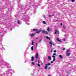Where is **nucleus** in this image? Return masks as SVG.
I'll use <instances>...</instances> for the list:
<instances>
[{
  "mask_svg": "<svg viewBox=\"0 0 76 76\" xmlns=\"http://www.w3.org/2000/svg\"><path fill=\"white\" fill-rule=\"evenodd\" d=\"M63 50H65V48H63Z\"/></svg>",
  "mask_w": 76,
  "mask_h": 76,
  "instance_id": "79ce46f5",
  "label": "nucleus"
},
{
  "mask_svg": "<svg viewBox=\"0 0 76 76\" xmlns=\"http://www.w3.org/2000/svg\"><path fill=\"white\" fill-rule=\"evenodd\" d=\"M63 27L64 28V29H66V28L64 26H63Z\"/></svg>",
  "mask_w": 76,
  "mask_h": 76,
  "instance_id": "72a5a7b5",
  "label": "nucleus"
},
{
  "mask_svg": "<svg viewBox=\"0 0 76 76\" xmlns=\"http://www.w3.org/2000/svg\"><path fill=\"white\" fill-rule=\"evenodd\" d=\"M7 13H8V12H7Z\"/></svg>",
  "mask_w": 76,
  "mask_h": 76,
  "instance_id": "69168bd1",
  "label": "nucleus"
},
{
  "mask_svg": "<svg viewBox=\"0 0 76 76\" xmlns=\"http://www.w3.org/2000/svg\"><path fill=\"white\" fill-rule=\"evenodd\" d=\"M44 24H45V25H46V24H47V23H46V22H45V21H43L42 22Z\"/></svg>",
  "mask_w": 76,
  "mask_h": 76,
  "instance_id": "412c9836",
  "label": "nucleus"
},
{
  "mask_svg": "<svg viewBox=\"0 0 76 76\" xmlns=\"http://www.w3.org/2000/svg\"><path fill=\"white\" fill-rule=\"evenodd\" d=\"M35 35V34H32L30 35L31 37H34Z\"/></svg>",
  "mask_w": 76,
  "mask_h": 76,
  "instance_id": "9d476101",
  "label": "nucleus"
},
{
  "mask_svg": "<svg viewBox=\"0 0 76 76\" xmlns=\"http://www.w3.org/2000/svg\"><path fill=\"white\" fill-rule=\"evenodd\" d=\"M53 45H54V44H53Z\"/></svg>",
  "mask_w": 76,
  "mask_h": 76,
  "instance_id": "4d7b16f0",
  "label": "nucleus"
},
{
  "mask_svg": "<svg viewBox=\"0 0 76 76\" xmlns=\"http://www.w3.org/2000/svg\"><path fill=\"white\" fill-rule=\"evenodd\" d=\"M43 18H45V15H43Z\"/></svg>",
  "mask_w": 76,
  "mask_h": 76,
  "instance_id": "c9c22d12",
  "label": "nucleus"
},
{
  "mask_svg": "<svg viewBox=\"0 0 76 76\" xmlns=\"http://www.w3.org/2000/svg\"><path fill=\"white\" fill-rule=\"evenodd\" d=\"M31 7H32V6L30 7L28 5H25V7H23L22 8H19L18 9V12H24L25 11L29 10H30Z\"/></svg>",
  "mask_w": 76,
  "mask_h": 76,
  "instance_id": "f03ea898",
  "label": "nucleus"
},
{
  "mask_svg": "<svg viewBox=\"0 0 76 76\" xmlns=\"http://www.w3.org/2000/svg\"><path fill=\"white\" fill-rule=\"evenodd\" d=\"M12 8H9L8 9V10L9 11H10L11 10H12Z\"/></svg>",
  "mask_w": 76,
  "mask_h": 76,
  "instance_id": "a878e982",
  "label": "nucleus"
},
{
  "mask_svg": "<svg viewBox=\"0 0 76 76\" xmlns=\"http://www.w3.org/2000/svg\"><path fill=\"white\" fill-rule=\"evenodd\" d=\"M57 40L58 41V42H62L60 40V39H59V38H57Z\"/></svg>",
  "mask_w": 76,
  "mask_h": 76,
  "instance_id": "ddd939ff",
  "label": "nucleus"
},
{
  "mask_svg": "<svg viewBox=\"0 0 76 76\" xmlns=\"http://www.w3.org/2000/svg\"><path fill=\"white\" fill-rule=\"evenodd\" d=\"M47 30L48 32H50V28L48 27Z\"/></svg>",
  "mask_w": 76,
  "mask_h": 76,
  "instance_id": "aec40b11",
  "label": "nucleus"
},
{
  "mask_svg": "<svg viewBox=\"0 0 76 76\" xmlns=\"http://www.w3.org/2000/svg\"><path fill=\"white\" fill-rule=\"evenodd\" d=\"M64 41H65L66 40L64 39Z\"/></svg>",
  "mask_w": 76,
  "mask_h": 76,
  "instance_id": "09e8293b",
  "label": "nucleus"
},
{
  "mask_svg": "<svg viewBox=\"0 0 76 76\" xmlns=\"http://www.w3.org/2000/svg\"><path fill=\"white\" fill-rule=\"evenodd\" d=\"M2 76H4V75H2Z\"/></svg>",
  "mask_w": 76,
  "mask_h": 76,
  "instance_id": "6e6d98bb",
  "label": "nucleus"
},
{
  "mask_svg": "<svg viewBox=\"0 0 76 76\" xmlns=\"http://www.w3.org/2000/svg\"><path fill=\"white\" fill-rule=\"evenodd\" d=\"M31 14H29V15H24L22 18L21 20H25L26 22V23L27 25H29V19H30L29 16H31Z\"/></svg>",
  "mask_w": 76,
  "mask_h": 76,
  "instance_id": "f257e3e1",
  "label": "nucleus"
},
{
  "mask_svg": "<svg viewBox=\"0 0 76 76\" xmlns=\"http://www.w3.org/2000/svg\"><path fill=\"white\" fill-rule=\"evenodd\" d=\"M6 65L7 67V68H10V64H6Z\"/></svg>",
  "mask_w": 76,
  "mask_h": 76,
  "instance_id": "1a4fd4ad",
  "label": "nucleus"
},
{
  "mask_svg": "<svg viewBox=\"0 0 76 76\" xmlns=\"http://www.w3.org/2000/svg\"><path fill=\"white\" fill-rule=\"evenodd\" d=\"M54 16V14H53V15H50L49 16V17H51L52 16Z\"/></svg>",
  "mask_w": 76,
  "mask_h": 76,
  "instance_id": "5701e85b",
  "label": "nucleus"
},
{
  "mask_svg": "<svg viewBox=\"0 0 76 76\" xmlns=\"http://www.w3.org/2000/svg\"><path fill=\"white\" fill-rule=\"evenodd\" d=\"M17 23L18 24V25H20V24H21V21L19 20H18Z\"/></svg>",
  "mask_w": 76,
  "mask_h": 76,
  "instance_id": "f8f14e48",
  "label": "nucleus"
},
{
  "mask_svg": "<svg viewBox=\"0 0 76 76\" xmlns=\"http://www.w3.org/2000/svg\"><path fill=\"white\" fill-rule=\"evenodd\" d=\"M53 52H54V53H56V50H54V51H53Z\"/></svg>",
  "mask_w": 76,
  "mask_h": 76,
  "instance_id": "4c0bfd02",
  "label": "nucleus"
},
{
  "mask_svg": "<svg viewBox=\"0 0 76 76\" xmlns=\"http://www.w3.org/2000/svg\"><path fill=\"white\" fill-rule=\"evenodd\" d=\"M51 69V68L50 67H49L48 68V70H50V69Z\"/></svg>",
  "mask_w": 76,
  "mask_h": 76,
  "instance_id": "a19ab883",
  "label": "nucleus"
},
{
  "mask_svg": "<svg viewBox=\"0 0 76 76\" xmlns=\"http://www.w3.org/2000/svg\"><path fill=\"white\" fill-rule=\"evenodd\" d=\"M31 50L32 51H33V50H34V47L33 46L31 47Z\"/></svg>",
  "mask_w": 76,
  "mask_h": 76,
  "instance_id": "393cba45",
  "label": "nucleus"
},
{
  "mask_svg": "<svg viewBox=\"0 0 76 76\" xmlns=\"http://www.w3.org/2000/svg\"><path fill=\"white\" fill-rule=\"evenodd\" d=\"M49 44H50V45H52V42L51 41H50L49 42Z\"/></svg>",
  "mask_w": 76,
  "mask_h": 76,
  "instance_id": "c756f323",
  "label": "nucleus"
},
{
  "mask_svg": "<svg viewBox=\"0 0 76 76\" xmlns=\"http://www.w3.org/2000/svg\"><path fill=\"white\" fill-rule=\"evenodd\" d=\"M57 33L58 34V35H59V31L58 30H55V34H57Z\"/></svg>",
  "mask_w": 76,
  "mask_h": 76,
  "instance_id": "6e6552de",
  "label": "nucleus"
},
{
  "mask_svg": "<svg viewBox=\"0 0 76 76\" xmlns=\"http://www.w3.org/2000/svg\"><path fill=\"white\" fill-rule=\"evenodd\" d=\"M55 60H56V58H53V61H55Z\"/></svg>",
  "mask_w": 76,
  "mask_h": 76,
  "instance_id": "f704fd0d",
  "label": "nucleus"
},
{
  "mask_svg": "<svg viewBox=\"0 0 76 76\" xmlns=\"http://www.w3.org/2000/svg\"><path fill=\"white\" fill-rule=\"evenodd\" d=\"M12 70V69H9L6 72V73H5V75H8L9 73V72H11Z\"/></svg>",
  "mask_w": 76,
  "mask_h": 76,
  "instance_id": "423d86ee",
  "label": "nucleus"
},
{
  "mask_svg": "<svg viewBox=\"0 0 76 76\" xmlns=\"http://www.w3.org/2000/svg\"><path fill=\"white\" fill-rule=\"evenodd\" d=\"M75 1V0H72V2H74Z\"/></svg>",
  "mask_w": 76,
  "mask_h": 76,
  "instance_id": "e433bc0d",
  "label": "nucleus"
},
{
  "mask_svg": "<svg viewBox=\"0 0 76 76\" xmlns=\"http://www.w3.org/2000/svg\"><path fill=\"white\" fill-rule=\"evenodd\" d=\"M37 65L39 67H41V65H40V64H38Z\"/></svg>",
  "mask_w": 76,
  "mask_h": 76,
  "instance_id": "bb28decb",
  "label": "nucleus"
},
{
  "mask_svg": "<svg viewBox=\"0 0 76 76\" xmlns=\"http://www.w3.org/2000/svg\"><path fill=\"white\" fill-rule=\"evenodd\" d=\"M48 58L49 60H51V56H48Z\"/></svg>",
  "mask_w": 76,
  "mask_h": 76,
  "instance_id": "f3484780",
  "label": "nucleus"
},
{
  "mask_svg": "<svg viewBox=\"0 0 76 76\" xmlns=\"http://www.w3.org/2000/svg\"><path fill=\"white\" fill-rule=\"evenodd\" d=\"M1 37H3V35L4 34V31L3 30L2 32H1Z\"/></svg>",
  "mask_w": 76,
  "mask_h": 76,
  "instance_id": "0eeeda50",
  "label": "nucleus"
},
{
  "mask_svg": "<svg viewBox=\"0 0 76 76\" xmlns=\"http://www.w3.org/2000/svg\"><path fill=\"white\" fill-rule=\"evenodd\" d=\"M2 41V39H1V41Z\"/></svg>",
  "mask_w": 76,
  "mask_h": 76,
  "instance_id": "5fc2aeb1",
  "label": "nucleus"
},
{
  "mask_svg": "<svg viewBox=\"0 0 76 76\" xmlns=\"http://www.w3.org/2000/svg\"><path fill=\"white\" fill-rule=\"evenodd\" d=\"M32 64H33V65L34 66H35V63H34V62H32L31 63Z\"/></svg>",
  "mask_w": 76,
  "mask_h": 76,
  "instance_id": "c85d7f7f",
  "label": "nucleus"
},
{
  "mask_svg": "<svg viewBox=\"0 0 76 76\" xmlns=\"http://www.w3.org/2000/svg\"><path fill=\"white\" fill-rule=\"evenodd\" d=\"M59 57L60 58H63V56L61 55H59Z\"/></svg>",
  "mask_w": 76,
  "mask_h": 76,
  "instance_id": "2eb2a0df",
  "label": "nucleus"
},
{
  "mask_svg": "<svg viewBox=\"0 0 76 76\" xmlns=\"http://www.w3.org/2000/svg\"><path fill=\"white\" fill-rule=\"evenodd\" d=\"M70 53H68L66 54V55L67 56H70Z\"/></svg>",
  "mask_w": 76,
  "mask_h": 76,
  "instance_id": "6ab92c4d",
  "label": "nucleus"
},
{
  "mask_svg": "<svg viewBox=\"0 0 76 76\" xmlns=\"http://www.w3.org/2000/svg\"><path fill=\"white\" fill-rule=\"evenodd\" d=\"M52 57H53V58H56V56H55L54 55H53L52 56Z\"/></svg>",
  "mask_w": 76,
  "mask_h": 76,
  "instance_id": "2f4dec72",
  "label": "nucleus"
},
{
  "mask_svg": "<svg viewBox=\"0 0 76 76\" xmlns=\"http://www.w3.org/2000/svg\"><path fill=\"white\" fill-rule=\"evenodd\" d=\"M33 31H38V30L37 29H33Z\"/></svg>",
  "mask_w": 76,
  "mask_h": 76,
  "instance_id": "b1692460",
  "label": "nucleus"
},
{
  "mask_svg": "<svg viewBox=\"0 0 76 76\" xmlns=\"http://www.w3.org/2000/svg\"><path fill=\"white\" fill-rule=\"evenodd\" d=\"M60 25H63V24H62V23H61Z\"/></svg>",
  "mask_w": 76,
  "mask_h": 76,
  "instance_id": "c03bdc74",
  "label": "nucleus"
},
{
  "mask_svg": "<svg viewBox=\"0 0 76 76\" xmlns=\"http://www.w3.org/2000/svg\"><path fill=\"white\" fill-rule=\"evenodd\" d=\"M69 51H70V50L69 49H68L66 51V53H68Z\"/></svg>",
  "mask_w": 76,
  "mask_h": 76,
  "instance_id": "4be33fe9",
  "label": "nucleus"
},
{
  "mask_svg": "<svg viewBox=\"0 0 76 76\" xmlns=\"http://www.w3.org/2000/svg\"><path fill=\"white\" fill-rule=\"evenodd\" d=\"M38 58V53H37L36 54V58L37 59Z\"/></svg>",
  "mask_w": 76,
  "mask_h": 76,
  "instance_id": "4468645a",
  "label": "nucleus"
},
{
  "mask_svg": "<svg viewBox=\"0 0 76 76\" xmlns=\"http://www.w3.org/2000/svg\"><path fill=\"white\" fill-rule=\"evenodd\" d=\"M41 29H42V28H40V29H39V30H40V31H41Z\"/></svg>",
  "mask_w": 76,
  "mask_h": 76,
  "instance_id": "603ef678",
  "label": "nucleus"
},
{
  "mask_svg": "<svg viewBox=\"0 0 76 76\" xmlns=\"http://www.w3.org/2000/svg\"><path fill=\"white\" fill-rule=\"evenodd\" d=\"M48 0V1H49V0Z\"/></svg>",
  "mask_w": 76,
  "mask_h": 76,
  "instance_id": "680f3d73",
  "label": "nucleus"
},
{
  "mask_svg": "<svg viewBox=\"0 0 76 76\" xmlns=\"http://www.w3.org/2000/svg\"><path fill=\"white\" fill-rule=\"evenodd\" d=\"M2 50H4V48H3V49H1Z\"/></svg>",
  "mask_w": 76,
  "mask_h": 76,
  "instance_id": "de8ad7c7",
  "label": "nucleus"
},
{
  "mask_svg": "<svg viewBox=\"0 0 76 76\" xmlns=\"http://www.w3.org/2000/svg\"><path fill=\"white\" fill-rule=\"evenodd\" d=\"M56 21H58V20H56Z\"/></svg>",
  "mask_w": 76,
  "mask_h": 76,
  "instance_id": "13d9d810",
  "label": "nucleus"
},
{
  "mask_svg": "<svg viewBox=\"0 0 76 76\" xmlns=\"http://www.w3.org/2000/svg\"><path fill=\"white\" fill-rule=\"evenodd\" d=\"M38 63H39V61H38Z\"/></svg>",
  "mask_w": 76,
  "mask_h": 76,
  "instance_id": "864d4df0",
  "label": "nucleus"
},
{
  "mask_svg": "<svg viewBox=\"0 0 76 76\" xmlns=\"http://www.w3.org/2000/svg\"><path fill=\"white\" fill-rule=\"evenodd\" d=\"M37 45H38V44L37 43L36 44V47H37Z\"/></svg>",
  "mask_w": 76,
  "mask_h": 76,
  "instance_id": "37998d69",
  "label": "nucleus"
},
{
  "mask_svg": "<svg viewBox=\"0 0 76 76\" xmlns=\"http://www.w3.org/2000/svg\"><path fill=\"white\" fill-rule=\"evenodd\" d=\"M2 0V1H5L6 0Z\"/></svg>",
  "mask_w": 76,
  "mask_h": 76,
  "instance_id": "8fccbe9b",
  "label": "nucleus"
},
{
  "mask_svg": "<svg viewBox=\"0 0 76 76\" xmlns=\"http://www.w3.org/2000/svg\"><path fill=\"white\" fill-rule=\"evenodd\" d=\"M46 37L47 39L50 40V37H48L47 36H46Z\"/></svg>",
  "mask_w": 76,
  "mask_h": 76,
  "instance_id": "dca6fc26",
  "label": "nucleus"
},
{
  "mask_svg": "<svg viewBox=\"0 0 76 76\" xmlns=\"http://www.w3.org/2000/svg\"><path fill=\"white\" fill-rule=\"evenodd\" d=\"M15 16H16L17 17V18H19V15H16Z\"/></svg>",
  "mask_w": 76,
  "mask_h": 76,
  "instance_id": "7c9ffc66",
  "label": "nucleus"
},
{
  "mask_svg": "<svg viewBox=\"0 0 76 76\" xmlns=\"http://www.w3.org/2000/svg\"><path fill=\"white\" fill-rule=\"evenodd\" d=\"M24 63H26V62H25Z\"/></svg>",
  "mask_w": 76,
  "mask_h": 76,
  "instance_id": "bf43d9fd",
  "label": "nucleus"
},
{
  "mask_svg": "<svg viewBox=\"0 0 76 76\" xmlns=\"http://www.w3.org/2000/svg\"><path fill=\"white\" fill-rule=\"evenodd\" d=\"M31 61H33L34 60V57L32 56V57H31Z\"/></svg>",
  "mask_w": 76,
  "mask_h": 76,
  "instance_id": "9b49d317",
  "label": "nucleus"
},
{
  "mask_svg": "<svg viewBox=\"0 0 76 76\" xmlns=\"http://www.w3.org/2000/svg\"><path fill=\"white\" fill-rule=\"evenodd\" d=\"M51 63H53V61H51Z\"/></svg>",
  "mask_w": 76,
  "mask_h": 76,
  "instance_id": "ea45409f",
  "label": "nucleus"
},
{
  "mask_svg": "<svg viewBox=\"0 0 76 76\" xmlns=\"http://www.w3.org/2000/svg\"><path fill=\"white\" fill-rule=\"evenodd\" d=\"M51 52H53V50H51Z\"/></svg>",
  "mask_w": 76,
  "mask_h": 76,
  "instance_id": "3c124183",
  "label": "nucleus"
},
{
  "mask_svg": "<svg viewBox=\"0 0 76 76\" xmlns=\"http://www.w3.org/2000/svg\"><path fill=\"white\" fill-rule=\"evenodd\" d=\"M39 38V37H37L36 38V39H38Z\"/></svg>",
  "mask_w": 76,
  "mask_h": 76,
  "instance_id": "a18cd8bd",
  "label": "nucleus"
},
{
  "mask_svg": "<svg viewBox=\"0 0 76 76\" xmlns=\"http://www.w3.org/2000/svg\"><path fill=\"white\" fill-rule=\"evenodd\" d=\"M33 41L34 40H33L32 42V44H31V45H34V42Z\"/></svg>",
  "mask_w": 76,
  "mask_h": 76,
  "instance_id": "cd10ccee",
  "label": "nucleus"
},
{
  "mask_svg": "<svg viewBox=\"0 0 76 76\" xmlns=\"http://www.w3.org/2000/svg\"><path fill=\"white\" fill-rule=\"evenodd\" d=\"M12 28H10V30L11 31H12Z\"/></svg>",
  "mask_w": 76,
  "mask_h": 76,
  "instance_id": "49530a36",
  "label": "nucleus"
},
{
  "mask_svg": "<svg viewBox=\"0 0 76 76\" xmlns=\"http://www.w3.org/2000/svg\"><path fill=\"white\" fill-rule=\"evenodd\" d=\"M51 65V64L50 63H48V64H46V65L45 67V69H47L48 67V66Z\"/></svg>",
  "mask_w": 76,
  "mask_h": 76,
  "instance_id": "20e7f679",
  "label": "nucleus"
},
{
  "mask_svg": "<svg viewBox=\"0 0 76 76\" xmlns=\"http://www.w3.org/2000/svg\"><path fill=\"white\" fill-rule=\"evenodd\" d=\"M65 35H66V34H65Z\"/></svg>",
  "mask_w": 76,
  "mask_h": 76,
  "instance_id": "0e129e2a",
  "label": "nucleus"
},
{
  "mask_svg": "<svg viewBox=\"0 0 76 76\" xmlns=\"http://www.w3.org/2000/svg\"><path fill=\"white\" fill-rule=\"evenodd\" d=\"M53 55H54V56H57V54H56V53H53Z\"/></svg>",
  "mask_w": 76,
  "mask_h": 76,
  "instance_id": "473e14b6",
  "label": "nucleus"
},
{
  "mask_svg": "<svg viewBox=\"0 0 76 76\" xmlns=\"http://www.w3.org/2000/svg\"><path fill=\"white\" fill-rule=\"evenodd\" d=\"M42 34H48V32L45 31V30H42Z\"/></svg>",
  "mask_w": 76,
  "mask_h": 76,
  "instance_id": "39448f33",
  "label": "nucleus"
},
{
  "mask_svg": "<svg viewBox=\"0 0 76 76\" xmlns=\"http://www.w3.org/2000/svg\"><path fill=\"white\" fill-rule=\"evenodd\" d=\"M41 41H42V39H41L39 41V42H41Z\"/></svg>",
  "mask_w": 76,
  "mask_h": 76,
  "instance_id": "58836bf2",
  "label": "nucleus"
},
{
  "mask_svg": "<svg viewBox=\"0 0 76 76\" xmlns=\"http://www.w3.org/2000/svg\"><path fill=\"white\" fill-rule=\"evenodd\" d=\"M12 73H11V74H12Z\"/></svg>",
  "mask_w": 76,
  "mask_h": 76,
  "instance_id": "e2e57ef3",
  "label": "nucleus"
},
{
  "mask_svg": "<svg viewBox=\"0 0 76 76\" xmlns=\"http://www.w3.org/2000/svg\"><path fill=\"white\" fill-rule=\"evenodd\" d=\"M40 32H41V30H39V31H37L36 32V33L37 34H39L40 33Z\"/></svg>",
  "mask_w": 76,
  "mask_h": 76,
  "instance_id": "a211bd4d",
  "label": "nucleus"
},
{
  "mask_svg": "<svg viewBox=\"0 0 76 76\" xmlns=\"http://www.w3.org/2000/svg\"><path fill=\"white\" fill-rule=\"evenodd\" d=\"M6 62L4 61L3 60L1 59V65L3 66L6 64Z\"/></svg>",
  "mask_w": 76,
  "mask_h": 76,
  "instance_id": "7ed1b4c3",
  "label": "nucleus"
},
{
  "mask_svg": "<svg viewBox=\"0 0 76 76\" xmlns=\"http://www.w3.org/2000/svg\"><path fill=\"white\" fill-rule=\"evenodd\" d=\"M38 70V71H39V70Z\"/></svg>",
  "mask_w": 76,
  "mask_h": 76,
  "instance_id": "052dcab7",
  "label": "nucleus"
}]
</instances>
